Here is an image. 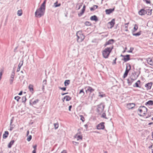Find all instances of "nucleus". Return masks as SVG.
<instances>
[{"mask_svg": "<svg viewBox=\"0 0 153 153\" xmlns=\"http://www.w3.org/2000/svg\"><path fill=\"white\" fill-rule=\"evenodd\" d=\"M36 150H34V149L32 152V153H36Z\"/></svg>", "mask_w": 153, "mask_h": 153, "instance_id": "nucleus-64", "label": "nucleus"}, {"mask_svg": "<svg viewBox=\"0 0 153 153\" xmlns=\"http://www.w3.org/2000/svg\"><path fill=\"white\" fill-rule=\"evenodd\" d=\"M61 5V3H58V1H56V2L54 3L53 5V7L55 8L57 7L60 6Z\"/></svg>", "mask_w": 153, "mask_h": 153, "instance_id": "nucleus-26", "label": "nucleus"}, {"mask_svg": "<svg viewBox=\"0 0 153 153\" xmlns=\"http://www.w3.org/2000/svg\"><path fill=\"white\" fill-rule=\"evenodd\" d=\"M3 72V70H1L0 72V77H1Z\"/></svg>", "mask_w": 153, "mask_h": 153, "instance_id": "nucleus-53", "label": "nucleus"}, {"mask_svg": "<svg viewBox=\"0 0 153 153\" xmlns=\"http://www.w3.org/2000/svg\"><path fill=\"white\" fill-rule=\"evenodd\" d=\"M147 10L145 9L144 8L141 9L138 12V14L141 16L145 15L147 12L146 11Z\"/></svg>", "mask_w": 153, "mask_h": 153, "instance_id": "nucleus-9", "label": "nucleus"}, {"mask_svg": "<svg viewBox=\"0 0 153 153\" xmlns=\"http://www.w3.org/2000/svg\"><path fill=\"white\" fill-rule=\"evenodd\" d=\"M133 75H131L130 76V80L129 79H127V83L128 85H131L132 83L133 82V81L137 79L139 76V75L137 76L136 77L134 76V77H133Z\"/></svg>", "mask_w": 153, "mask_h": 153, "instance_id": "nucleus-7", "label": "nucleus"}, {"mask_svg": "<svg viewBox=\"0 0 153 153\" xmlns=\"http://www.w3.org/2000/svg\"><path fill=\"white\" fill-rule=\"evenodd\" d=\"M138 29V25L137 24H135L134 25V27L133 29L132 30V33H134L136 32Z\"/></svg>", "mask_w": 153, "mask_h": 153, "instance_id": "nucleus-22", "label": "nucleus"}, {"mask_svg": "<svg viewBox=\"0 0 153 153\" xmlns=\"http://www.w3.org/2000/svg\"><path fill=\"white\" fill-rule=\"evenodd\" d=\"M99 96L100 97H105L106 96L105 94H101V93L100 92H99Z\"/></svg>", "mask_w": 153, "mask_h": 153, "instance_id": "nucleus-46", "label": "nucleus"}, {"mask_svg": "<svg viewBox=\"0 0 153 153\" xmlns=\"http://www.w3.org/2000/svg\"><path fill=\"white\" fill-rule=\"evenodd\" d=\"M147 61L148 64L151 65L153 66V58H148L147 59Z\"/></svg>", "mask_w": 153, "mask_h": 153, "instance_id": "nucleus-16", "label": "nucleus"}, {"mask_svg": "<svg viewBox=\"0 0 153 153\" xmlns=\"http://www.w3.org/2000/svg\"><path fill=\"white\" fill-rule=\"evenodd\" d=\"M72 107V106L71 105H70L69 106L68 108V110L69 111H71V109Z\"/></svg>", "mask_w": 153, "mask_h": 153, "instance_id": "nucleus-61", "label": "nucleus"}, {"mask_svg": "<svg viewBox=\"0 0 153 153\" xmlns=\"http://www.w3.org/2000/svg\"><path fill=\"white\" fill-rule=\"evenodd\" d=\"M45 9L41 7H40L36 9L35 13V16L36 17L40 18L43 16L45 13Z\"/></svg>", "mask_w": 153, "mask_h": 153, "instance_id": "nucleus-2", "label": "nucleus"}, {"mask_svg": "<svg viewBox=\"0 0 153 153\" xmlns=\"http://www.w3.org/2000/svg\"><path fill=\"white\" fill-rule=\"evenodd\" d=\"M132 33L133 35L134 36H139L141 34V31H140L136 33Z\"/></svg>", "mask_w": 153, "mask_h": 153, "instance_id": "nucleus-33", "label": "nucleus"}, {"mask_svg": "<svg viewBox=\"0 0 153 153\" xmlns=\"http://www.w3.org/2000/svg\"><path fill=\"white\" fill-rule=\"evenodd\" d=\"M105 123L104 122H102L97 126V129L98 130H103L105 128V126L104 124Z\"/></svg>", "mask_w": 153, "mask_h": 153, "instance_id": "nucleus-8", "label": "nucleus"}, {"mask_svg": "<svg viewBox=\"0 0 153 153\" xmlns=\"http://www.w3.org/2000/svg\"><path fill=\"white\" fill-rule=\"evenodd\" d=\"M39 101V100L38 99H37L33 101V99L30 100V105H35Z\"/></svg>", "mask_w": 153, "mask_h": 153, "instance_id": "nucleus-14", "label": "nucleus"}, {"mask_svg": "<svg viewBox=\"0 0 153 153\" xmlns=\"http://www.w3.org/2000/svg\"><path fill=\"white\" fill-rule=\"evenodd\" d=\"M70 83V80H65L64 82V85L65 86L68 85Z\"/></svg>", "mask_w": 153, "mask_h": 153, "instance_id": "nucleus-35", "label": "nucleus"}, {"mask_svg": "<svg viewBox=\"0 0 153 153\" xmlns=\"http://www.w3.org/2000/svg\"><path fill=\"white\" fill-rule=\"evenodd\" d=\"M85 10L82 8L81 10V12L79 13L78 14V15L80 17L81 16H82V14L84 13Z\"/></svg>", "mask_w": 153, "mask_h": 153, "instance_id": "nucleus-34", "label": "nucleus"}, {"mask_svg": "<svg viewBox=\"0 0 153 153\" xmlns=\"http://www.w3.org/2000/svg\"><path fill=\"white\" fill-rule=\"evenodd\" d=\"M115 7L112 8H110L106 9L105 10V12L106 14L109 15L112 13L115 10Z\"/></svg>", "mask_w": 153, "mask_h": 153, "instance_id": "nucleus-13", "label": "nucleus"}, {"mask_svg": "<svg viewBox=\"0 0 153 153\" xmlns=\"http://www.w3.org/2000/svg\"><path fill=\"white\" fill-rule=\"evenodd\" d=\"M23 92L22 91H21L19 93L18 95H21L22 94Z\"/></svg>", "mask_w": 153, "mask_h": 153, "instance_id": "nucleus-63", "label": "nucleus"}, {"mask_svg": "<svg viewBox=\"0 0 153 153\" xmlns=\"http://www.w3.org/2000/svg\"><path fill=\"white\" fill-rule=\"evenodd\" d=\"M59 89L63 90V91H65L66 90V87H59Z\"/></svg>", "mask_w": 153, "mask_h": 153, "instance_id": "nucleus-50", "label": "nucleus"}, {"mask_svg": "<svg viewBox=\"0 0 153 153\" xmlns=\"http://www.w3.org/2000/svg\"><path fill=\"white\" fill-rule=\"evenodd\" d=\"M15 71L13 70L12 71V72L11 73L10 76V78L14 77L15 76Z\"/></svg>", "mask_w": 153, "mask_h": 153, "instance_id": "nucleus-44", "label": "nucleus"}, {"mask_svg": "<svg viewBox=\"0 0 153 153\" xmlns=\"http://www.w3.org/2000/svg\"><path fill=\"white\" fill-rule=\"evenodd\" d=\"M15 142V141L14 140H11L8 144V147L9 148H11Z\"/></svg>", "mask_w": 153, "mask_h": 153, "instance_id": "nucleus-24", "label": "nucleus"}, {"mask_svg": "<svg viewBox=\"0 0 153 153\" xmlns=\"http://www.w3.org/2000/svg\"><path fill=\"white\" fill-rule=\"evenodd\" d=\"M32 138V136L31 135H29L27 137V140L29 142L31 140Z\"/></svg>", "mask_w": 153, "mask_h": 153, "instance_id": "nucleus-45", "label": "nucleus"}, {"mask_svg": "<svg viewBox=\"0 0 153 153\" xmlns=\"http://www.w3.org/2000/svg\"><path fill=\"white\" fill-rule=\"evenodd\" d=\"M94 97H95V95L94 92H93L89 94V98L91 100H92L93 98Z\"/></svg>", "mask_w": 153, "mask_h": 153, "instance_id": "nucleus-27", "label": "nucleus"}, {"mask_svg": "<svg viewBox=\"0 0 153 153\" xmlns=\"http://www.w3.org/2000/svg\"><path fill=\"white\" fill-rule=\"evenodd\" d=\"M88 123H87L86 124L84 125V126L85 128L86 129H87L88 128Z\"/></svg>", "mask_w": 153, "mask_h": 153, "instance_id": "nucleus-58", "label": "nucleus"}, {"mask_svg": "<svg viewBox=\"0 0 153 153\" xmlns=\"http://www.w3.org/2000/svg\"><path fill=\"white\" fill-rule=\"evenodd\" d=\"M36 147H37V145H34L33 146V148L34 149V150H36Z\"/></svg>", "mask_w": 153, "mask_h": 153, "instance_id": "nucleus-60", "label": "nucleus"}, {"mask_svg": "<svg viewBox=\"0 0 153 153\" xmlns=\"http://www.w3.org/2000/svg\"><path fill=\"white\" fill-rule=\"evenodd\" d=\"M152 84V82H150L149 83H148L145 85V86L147 88V90H148L151 88Z\"/></svg>", "mask_w": 153, "mask_h": 153, "instance_id": "nucleus-17", "label": "nucleus"}, {"mask_svg": "<svg viewBox=\"0 0 153 153\" xmlns=\"http://www.w3.org/2000/svg\"><path fill=\"white\" fill-rule=\"evenodd\" d=\"M143 1H145L146 4H150L151 1L149 0H143Z\"/></svg>", "mask_w": 153, "mask_h": 153, "instance_id": "nucleus-52", "label": "nucleus"}, {"mask_svg": "<svg viewBox=\"0 0 153 153\" xmlns=\"http://www.w3.org/2000/svg\"><path fill=\"white\" fill-rule=\"evenodd\" d=\"M124 56L123 58L122 59V60H123L125 62H126L131 59L130 58V55L127 54L125 55Z\"/></svg>", "mask_w": 153, "mask_h": 153, "instance_id": "nucleus-12", "label": "nucleus"}, {"mask_svg": "<svg viewBox=\"0 0 153 153\" xmlns=\"http://www.w3.org/2000/svg\"><path fill=\"white\" fill-rule=\"evenodd\" d=\"M90 19L91 21H94L95 22H97L98 21V19L97 18V17L96 15H94L91 16L90 17Z\"/></svg>", "mask_w": 153, "mask_h": 153, "instance_id": "nucleus-20", "label": "nucleus"}, {"mask_svg": "<svg viewBox=\"0 0 153 153\" xmlns=\"http://www.w3.org/2000/svg\"><path fill=\"white\" fill-rule=\"evenodd\" d=\"M113 48V45H112L109 47H107L105 48L104 50L102 51V55L103 57L104 58L107 59L108 57Z\"/></svg>", "mask_w": 153, "mask_h": 153, "instance_id": "nucleus-1", "label": "nucleus"}, {"mask_svg": "<svg viewBox=\"0 0 153 153\" xmlns=\"http://www.w3.org/2000/svg\"><path fill=\"white\" fill-rule=\"evenodd\" d=\"M134 48L132 47H131L130 48V49L129 51H127L128 53H132V52L134 50Z\"/></svg>", "mask_w": 153, "mask_h": 153, "instance_id": "nucleus-49", "label": "nucleus"}, {"mask_svg": "<svg viewBox=\"0 0 153 153\" xmlns=\"http://www.w3.org/2000/svg\"><path fill=\"white\" fill-rule=\"evenodd\" d=\"M28 88L30 91L33 93V86L31 84H30L29 85Z\"/></svg>", "mask_w": 153, "mask_h": 153, "instance_id": "nucleus-32", "label": "nucleus"}, {"mask_svg": "<svg viewBox=\"0 0 153 153\" xmlns=\"http://www.w3.org/2000/svg\"><path fill=\"white\" fill-rule=\"evenodd\" d=\"M133 75V77H134V76L135 77H136L137 76H135V75L136 76V72H135L134 73H132V75Z\"/></svg>", "mask_w": 153, "mask_h": 153, "instance_id": "nucleus-59", "label": "nucleus"}, {"mask_svg": "<svg viewBox=\"0 0 153 153\" xmlns=\"http://www.w3.org/2000/svg\"><path fill=\"white\" fill-rule=\"evenodd\" d=\"M98 7V6L97 5H94L93 7H92L90 8V10L91 11H93Z\"/></svg>", "mask_w": 153, "mask_h": 153, "instance_id": "nucleus-30", "label": "nucleus"}, {"mask_svg": "<svg viewBox=\"0 0 153 153\" xmlns=\"http://www.w3.org/2000/svg\"><path fill=\"white\" fill-rule=\"evenodd\" d=\"M105 106V105L102 103H101L100 104L97 105L96 111L99 115H101L104 111Z\"/></svg>", "mask_w": 153, "mask_h": 153, "instance_id": "nucleus-4", "label": "nucleus"}, {"mask_svg": "<svg viewBox=\"0 0 153 153\" xmlns=\"http://www.w3.org/2000/svg\"><path fill=\"white\" fill-rule=\"evenodd\" d=\"M63 99H65L67 101H69L71 99V97L69 96H65L64 97Z\"/></svg>", "mask_w": 153, "mask_h": 153, "instance_id": "nucleus-29", "label": "nucleus"}, {"mask_svg": "<svg viewBox=\"0 0 153 153\" xmlns=\"http://www.w3.org/2000/svg\"><path fill=\"white\" fill-rule=\"evenodd\" d=\"M148 109L144 106H141L138 109L139 113H138V115L140 117L144 116L146 114Z\"/></svg>", "mask_w": 153, "mask_h": 153, "instance_id": "nucleus-3", "label": "nucleus"}, {"mask_svg": "<svg viewBox=\"0 0 153 153\" xmlns=\"http://www.w3.org/2000/svg\"><path fill=\"white\" fill-rule=\"evenodd\" d=\"M17 15L19 16H21L22 14V10H19L17 11Z\"/></svg>", "mask_w": 153, "mask_h": 153, "instance_id": "nucleus-38", "label": "nucleus"}, {"mask_svg": "<svg viewBox=\"0 0 153 153\" xmlns=\"http://www.w3.org/2000/svg\"><path fill=\"white\" fill-rule=\"evenodd\" d=\"M131 65L129 63L126 64V70L123 76V78H125L128 75L129 71L131 69Z\"/></svg>", "mask_w": 153, "mask_h": 153, "instance_id": "nucleus-5", "label": "nucleus"}, {"mask_svg": "<svg viewBox=\"0 0 153 153\" xmlns=\"http://www.w3.org/2000/svg\"><path fill=\"white\" fill-rule=\"evenodd\" d=\"M115 41L114 39H110L105 42V43L104 44V46L105 47L108 45L112 44L115 42Z\"/></svg>", "mask_w": 153, "mask_h": 153, "instance_id": "nucleus-10", "label": "nucleus"}, {"mask_svg": "<svg viewBox=\"0 0 153 153\" xmlns=\"http://www.w3.org/2000/svg\"><path fill=\"white\" fill-rule=\"evenodd\" d=\"M85 24L86 26H91L92 24L91 23L88 21H86L85 23Z\"/></svg>", "mask_w": 153, "mask_h": 153, "instance_id": "nucleus-40", "label": "nucleus"}, {"mask_svg": "<svg viewBox=\"0 0 153 153\" xmlns=\"http://www.w3.org/2000/svg\"><path fill=\"white\" fill-rule=\"evenodd\" d=\"M46 0H44L43 3L41 4L40 7H41L44 8L46 9Z\"/></svg>", "mask_w": 153, "mask_h": 153, "instance_id": "nucleus-31", "label": "nucleus"}, {"mask_svg": "<svg viewBox=\"0 0 153 153\" xmlns=\"http://www.w3.org/2000/svg\"><path fill=\"white\" fill-rule=\"evenodd\" d=\"M84 89L85 90L86 94H89L93 92H94L95 91L94 89L89 86L85 87L84 88Z\"/></svg>", "mask_w": 153, "mask_h": 153, "instance_id": "nucleus-6", "label": "nucleus"}, {"mask_svg": "<svg viewBox=\"0 0 153 153\" xmlns=\"http://www.w3.org/2000/svg\"><path fill=\"white\" fill-rule=\"evenodd\" d=\"M115 19H112L111 22H109L108 23V24H109L111 25V27H110V28H111L114 27V26L115 23Z\"/></svg>", "mask_w": 153, "mask_h": 153, "instance_id": "nucleus-19", "label": "nucleus"}, {"mask_svg": "<svg viewBox=\"0 0 153 153\" xmlns=\"http://www.w3.org/2000/svg\"><path fill=\"white\" fill-rule=\"evenodd\" d=\"M61 153H67V152L66 150H64L62 151Z\"/></svg>", "mask_w": 153, "mask_h": 153, "instance_id": "nucleus-62", "label": "nucleus"}, {"mask_svg": "<svg viewBox=\"0 0 153 153\" xmlns=\"http://www.w3.org/2000/svg\"><path fill=\"white\" fill-rule=\"evenodd\" d=\"M135 104L134 103H129L127 104V108L129 109H133L135 106Z\"/></svg>", "mask_w": 153, "mask_h": 153, "instance_id": "nucleus-15", "label": "nucleus"}, {"mask_svg": "<svg viewBox=\"0 0 153 153\" xmlns=\"http://www.w3.org/2000/svg\"><path fill=\"white\" fill-rule=\"evenodd\" d=\"M80 120H81L82 122H84L85 121V118L82 115H80Z\"/></svg>", "mask_w": 153, "mask_h": 153, "instance_id": "nucleus-48", "label": "nucleus"}, {"mask_svg": "<svg viewBox=\"0 0 153 153\" xmlns=\"http://www.w3.org/2000/svg\"><path fill=\"white\" fill-rule=\"evenodd\" d=\"M140 84V81L138 80L133 85V86L134 87L140 88L141 87L139 85Z\"/></svg>", "mask_w": 153, "mask_h": 153, "instance_id": "nucleus-18", "label": "nucleus"}, {"mask_svg": "<svg viewBox=\"0 0 153 153\" xmlns=\"http://www.w3.org/2000/svg\"><path fill=\"white\" fill-rule=\"evenodd\" d=\"M76 36L77 37V40L78 42H82L85 38V36L84 35H79Z\"/></svg>", "mask_w": 153, "mask_h": 153, "instance_id": "nucleus-11", "label": "nucleus"}, {"mask_svg": "<svg viewBox=\"0 0 153 153\" xmlns=\"http://www.w3.org/2000/svg\"><path fill=\"white\" fill-rule=\"evenodd\" d=\"M21 98V97L18 96L15 97L14 99L17 100V102L19 101V100Z\"/></svg>", "mask_w": 153, "mask_h": 153, "instance_id": "nucleus-47", "label": "nucleus"}, {"mask_svg": "<svg viewBox=\"0 0 153 153\" xmlns=\"http://www.w3.org/2000/svg\"><path fill=\"white\" fill-rule=\"evenodd\" d=\"M47 80L46 79L44 80L43 82V84L44 85H45L46 84Z\"/></svg>", "mask_w": 153, "mask_h": 153, "instance_id": "nucleus-55", "label": "nucleus"}, {"mask_svg": "<svg viewBox=\"0 0 153 153\" xmlns=\"http://www.w3.org/2000/svg\"><path fill=\"white\" fill-rule=\"evenodd\" d=\"M146 10H147L146 11L147 12V13H146V14H147V15H151L152 13V9H146Z\"/></svg>", "mask_w": 153, "mask_h": 153, "instance_id": "nucleus-28", "label": "nucleus"}, {"mask_svg": "<svg viewBox=\"0 0 153 153\" xmlns=\"http://www.w3.org/2000/svg\"><path fill=\"white\" fill-rule=\"evenodd\" d=\"M145 105H153V101L152 100H149L146 102L145 103Z\"/></svg>", "mask_w": 153, "mask_h": 153, "instance_id": "nucleus-25", "label": "nucleus"}, {"mask_svg": "<svg viewBox=\"0 0 153 153\" xmlns=\"http://www.w3.org/2000/svg\"><path fill=\"white\" fill-rule=\"evenodd\" d=\"M27 100L25 96H23L22 98V102L24 103H25V102Z\"/></svg>", "mask_w": 153, "mask_h": 153, "instance_id": "nucleus-41", "label": "nucleus"}, {"mask_svg": "<svg viewBox=\"0 0 153 153\" xmlns=\"http://www.w3.org/2000/svg\"><path fill=\"white\" fill-rule=\"evenodd\" d=\"M54 128L55 129H56L58 128L59 127V124L58 123H54Z\"/></svg>", "mask_w": 153, "mask_h": 153, "instance_id": "nucleus-42", "label": "nucleus"}, {"mask_svg": "<svg viewBox=\"0 0 153 153\" xmlns=\"http://www.w3.org/2000/svg\"><path fill=\"white\" fill-rule=\"evenodd\" d=\"M73 143L74 145L77 146L79 144V143L78 142H77L75 141H73Z\"/></svg>", "mask_w": 153, "mask_h": 153, "instance_id": "nucleus-54", "label": "nucleus"}, {"mask_svg": "<svg viewBox=\"0 0 153 153\" xmlns=\"http://www.w3.org/2000/svg\"><path fill=\"white\" fill-rule=\"evenodd\" d=\"M13 79H10L9 81H10V85H12L13 84Z\"/></svg>", "mask_w": 153, "mask_h": 153, "instance_id": "nucleus-56", "label": "nucleus"}, {"mask_svg": "<svg viewBox=\"0 0 153 153\" xmlns=\"http://www.w3.org/2000/svg\"><path fill=\"white\" fill-rule=\"evenodd\" d=\"M23 60L21 61L20 62H19V63L18 65V67H19L21 68V67L23 65Z\"/></svg>", "mask_w": 153, "mask_h": 153, "instance_id": "nucleus-43", "label": "nucleus"}, {"mask_svg": "<svg viewBox=\"0 0 153 153\" xmlns=\"http://www.w3.org/2000/svg\"><path fill=\"white\" fill-rule=\"evenodd\" d=\"M117 59V58H116L114 59L113 61V62H112V65H115L116 64V61Z\"/></svg>", "mask_w": 153, "mask_h": 153, "instance_id": "nucleus-51", "label": "nucleus"}, {"mask_svg": "<svg viewBox=\"0 0 153 153\" xmlns=\"http://www.w3.org/2000/svg\"><path fill=\"white\" fill-rule=\"evenodd\" d=\"M84 88L81 89L79 93V94H82V96H84L85 94V92L84 91Z\"/></svg>", "mask_w": 153, "mask_h": 153, "instance_id": "nucleus-39", "label": "nucleus"}, {"mask_svg": "<svg viewBox=\"0 0 153 153\" xmlns=\"http://www.w3.org/2000/svg\"><path fill=\"white\" fill-rule=\"evenodd\" d=\"M84 35L82 33V32L81 30H79L77 31L76 33V36L79 35Z\"/></svg>", "mask_w": 153, "mask_h": 153, "instance_id": "nucleus-37", "label": "nucleus"}, {"mask_svg": "<svg viewBox=\"0 0 153 153\" xmlns=\"http://www.w3.org/2000/svg\"><path fill=\"white\" fill-rule=\"evenodd\" d=\"M9 132L7 131H5L3 135V139H6L8 136L9 135Z\"/></svg>", "mask_w": 153, "mask_h": 153, "instance_id": "nucleus-21", "label": "nucleus"}, {"mask_svg": "<svg viewBox=\"0 0 153 153\" xmlns=\"http://www.w3.org/2000/svg\"><path fill=\"white\" fill-rule=\"evenodd\" d=\"M75 138L76 137L77 140H78L79 139H82V135H79V133H77L75 136Z\"/></svg>", "mask_w": 153, "mask_h": 153, "instance_id": "nucleus-23", "label": "nucleus"}, {"mask_svg": "<svg viewBox=\"0 0 153 153\" xmlns=\"http://www.w3.org/2000/svg\"><path fill=\"white\" fill-rule=\"evenodd\" d=\"M101 117L104 118L106 119H108V118L106 117V114L105 112H103L102 114L101 115Z\"/></svg>", "mask_w": 153, "mask_h": 153, "instance_id": "nucleus-36", "label": "nucleus"}, {"mask_svg": "<svg viewBox=\"0 0 153 153\" xmlns=\"http://www.w3.org/2000/svg\"><path fill=\"white\" fill-rule=\"evenodd\" d=\"M13 117L12 118L11 120H10V126H12V123L13 122Z\"/></svg>", "mask_w": 153, "mask_h": 153, "instance_id": "nucleus-57", "label": "nucleus"}]
</instances>
